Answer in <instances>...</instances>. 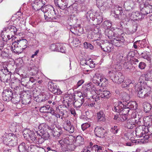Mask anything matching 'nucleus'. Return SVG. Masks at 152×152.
<instances>
[{
	"label": "nucleus",
	"mask_w": 152,
	"mask_h": 152,
	"mask_svg": "<svg viewBox=\"0 0 152 152\" xmlns=\"http://www.w3.org/2000/svg\"><path fill=\"white\" fill-rule=\"evenodd\" d=\"M41 11L44 13L45 18L47 21L57 22L59 20L60 16L58 15L52 6L46 5L42 8Z\"/></svg>",
	"instance_id": "nucleus-1"
},
{
	"label": "nucleus",
	"mask_w": 152,
	"mask_h": 152,
	"mask_svg": "<svg viewBox=\"0 0 152 152\" xmlns=\"http://www.w3.org/2000/svg\"><path fill=\"white\" fill-rule=\"evenodd\" d=\"M58 142L64 151H73L77 147L71 137H66L59 140Z\"/></svg>",
	"instance_id": "nucleus-2"
},
{
	"label": "nucleus",
	"mask_w": 152,
	"mask_h": 152,
	"mask_svg": "<svg viewBox=\"0 0 152 152\" xmlns=\"http://www.w3.org/2000/svg\"><path fill=\"white\" fill-rule=\"evenodd\" d=\"M140 84L137 86L138 96L142 99L150 96L151 93V88L148 86L144 81H140Z\"/></svg>",
	"instance_id": "nucleus-3"
},
{
	"label": "nucleus",
	"mask_w": 152,
	"mask_h": 152,
	"mask_svg": "<svg viewBox=\"0 0 152 152\" xmlns=\"http://www.w3.org/2000/svg\"><path fill=\"white\" fill-rule=\"evenodd\" d=\"M54 2L57 7L62 10L73 8L76 5L74 3L72 4V0H54Z\"/></svg>",
	"instance_id": "nucleus-4"
},
{
	"label": "nucleus",
	"mask_w": 152,
	"mask_h": 152,
	"mask_svg": "<svg viewBox=\"0 0 152 152\" xmlns=\"http://www.w3.org/2000/svg\"><path fill=\"white\" fill-rule=\"evenodd\" d=\"M108 76L114 82L118 84H121L124 80V76L122 73L117 72L114 73L113 72L110 71L108 72Z\"/></svg>",
	"instance_id": "nucleus-5"
},
{
	"label": "nucleus",
	"mask_w": 152,
	"mask_h": 152,
	"mask_svg": "<svg viewBox=\"0 0 152 152\" xmlns=\"http://www.w3.org/2000/svg\"><path fill=\"white\" fill-rule=\"evenodd\" d=\"M46 127L52 131V133L54 138L58 139L62 134L61 127L59 126H56L55 124H52L50 126L46 125Z\"/></svg>",
	"instance_id": "nucleus-6"
},
{
	"label": "nucleus",
	"mask_w": 152,
	"mask_h": 152,
	"mask_svg": "<svg viewBox=\"0 0 152 152\" xmlns=\"http://www.w3.org/2000/svg\"><path fill=\"white\" fill-rule=\"evenodd\" d=\"M11 72L6 66H3L0 70V80L4 82H8L11 79Z\"/></svg>",
	"instance_id": "nucleus-7"
},
{
	"label": "nucleus",
	"mask_w": 152,
	"mask_h": 152,
	"mask_svg": "<svg viewBox=\"0 0 152 152\" xmlns=\"http://www.w3.org/2000/svg\"><path fill=\"white\" fill-rule=\"evenodd\" d=\"M23 136L25 139L31 140V142L34 143L37 137V134L34 132L28 129H25L23 131Z\"/></svg>",
	"instance_id": "nucleus-8"
},
{
	"label": "nucleus",
	"mask_w": 152,
	"mask_h": 152,
	"mask_svg": "<svg viewBox=\"0 0 152 152\" xmlns=\"http://www.w3.org/2000/svg\"><path fill=\"white\" fill-rule=\"evenodd\" d=\"M36 147V145H31L28 147L26 144L23 142L18 146V149L19 152H34V150Z\"/></svg>",
	"instance_id": "nucleus-9"
},
{
	"label": "nucleus",
	"mask_w": 152,
	"mask_h": 152,
	"mask_svg": "<svg viewBox=\"0 0 152 152\" xmlns=\"http://www.w3.org/2000/svg\"><path fill=\"white\" fill-rule=\"evenodd\" d=\"M140 10L143 14L147 15L148 14L152 12V5L149 4L148 2L140 5Z\"/></svg>",
	"instance_id": "nucleus-10"
},
{
	"label": "nucleus",
	"mask_w": 152,
	"mask_h": 152,
	"mask_svg": "<svg viewBox=\"0 0 152 152\" xmlns=\"http://www.w3.org/2000/svg\"><path fill=\"white\" fill-rule=\"evenodd\" d=\"M48 88L49 90L53 93L57 95L61 94L62 92L60 89L57 87L56 84L52 82H49L48 84Z\"/></svg>",
	"instance_id": "nucleus-11"
},
{
	"label": "nucleus",
	"mask_w": 152,
	"mask_h": 152,
	"mask_svg": "<svg viewBox=\"0 0 152 152\" xmlns=\"http://www.w3.org/2000/svg\"><path fill=\"white\" fill-rule=\"evenodd\" d=\"M13 94L11 89H5L4 90L2 93V99L4 101L9 102L11 100Z\"/></svg>",
	"instance_id": "nucleus-12"
},
{
	"label": "nucleus",
	"mask_w": 152,
	"mask_h": 152,
	"mask_svg": "<svg viewBox=\"0 0 152 152\" xmlns=\"http://www.w3.org/2000/svg\"><path fill=\"white\" fill-rule=\"evenodd\" d=\"M31 1L33 2L32 4V6L33 8L35 11H37L41 10L42 8L44 7L43 6L45 4V3H43L42 0H31Z\"/></svg>",
	"instance_id": "nucleus-13"
},
{
	"label": "nucleus",
	"mask_w": 152,
	"mask_h": 152,
	"mask_svg": "<svg viewBox=\"0 0 152 152\" xmlns=\"http://www.w3.org/2000/svg\"><path fill=\"white\" fill-rule=\"evenodd\" d=\"M64 129L70 133H73L75 131V128L73 125L71 124L69 120H66L63 123Z\"/></svg>",
	"instance_id": "nucleus-14"
},
{
	"label": "nucleus",
	"mask_w": 152,
	"mask_h": 152,
	"mask_svg": "<svg viewBox=\"0 0 152 152\" xmlns=\"http://www.w3.org/2000/svg\"><path fill=\"white\" fill-rule=\"evenodd\" d=\"M8 136L10 138L9 139L7 145L11 147L16 145L18 143V139L16 136L13 134H9Z\"/></svg>",
	"instance_id": "nucleus-15"
},
{
	"label": "nucleus",
	"mask_w": 152,
	"mask_h": 152,
	"mask_svg": "<svg viewBox=\"0 0 152 152\" xmlns=\"http://www.w3.org/2000/svg\"><path fill=\"white\" fill-rule=\"evenodd\" d=\"M95 134L97 137L103 138L106 136V131L102 127H97L94 130Z\"/></svg>",
	"instance_id": "nucleus-16"
},
{
	"label": "nucleus",
	"mask_w": 152,
	"mask_h": 152,
	"mask_svg": "<svg viewBox=\"0 0 152 152\" xmlns=\"http://www.w3.org/2000/svg\"><path fill=\"white\" fill-rule=\"evenodd\" d=\"M146 129L145 127L143 126H139L136 128L135 130V134L137 137H141L147 132Z\"/></svg>",
	"instance_id": "nucleus-17"
},
{
	"label": "nucleus",
	"mask_w": 152,
	"mask_h": 152,
	"mask_svg": "<svg viewBox=\"0 0 152 152\" xmlns=\"http://www.w3.org/2000/svg\"><path fill=\"white\" fill-rule=\"evenodd\" d=\"M115 38H114L113 39L111 40V42L113 45L114 46L120 47L122 45L123 43L124 37H115Z\"/></svg>",
	"instance_id": "nucleus-18"
},
{
	"label": "nucleus",
	"mask_w": 152,
	"mask_h": 152,
	"mask_svg": "<svg viewBox=\"0 0 152 152\" xmlns=\"http://www.w3.org/2000/svg\"><path fill=\"white\" fill-rule=\"evenodd\" d=\"M11 50L13 52L18 54L21 53L23 51L22 49L19 45L17 41L12 43L11 46Z\"/></svg>",
	"instance_id": "nucleus-19"
},
{
	"label": "nucleus",
	"mask_w": 152,
	"mask_h": 152,
	"mask_svg": "<svg viewBox=\"0 0 152 152\" xmlns=\"http://www.w3.org/2000/svg\"><path fill=\"white\" fill-rule=\"evenodd\" d=\"M28 68L29 70L32 71V72L34 74H37L38 72V66L37 65H36L35 62L33 61H30Z\"/></svg>",
	"instance_id": "nucleus-20"
},
{
	"label": "nucleus",
	"mask_w": 152,
	"mask_h": 152,
	"mask_svg": "<svg viewBox=\"0 0 152 152\" xmlns=\"http://www.w3.org/2000/svg\"><path fill=\"white\" fill-rule=\"evenodd\" d=\"M126 102H118L117 106H115L113 108V110L118 113L121 112L124 107H126Z\"/></svg>",
	"instance_id": "nucleus-21"
},
{
	"label": "nucleus",
	"mask_w": 152,
	"mask_h": 152,
	"mask_svg": "<svg viewBox=\"0 0 152 152\" xmlns=\"http://www.w3.org/2000/svg\"><path fill=\"white\" fill-rule=\"evenodd\" d=\"M122 86L123 88H132L133 86L135 87L136 85H134V80H131L130 79H126L124 82L122 83Z\"/></svg>",
	"instance_id": "nucleus-22"
},
{
	"label": "nucleus",
	"mask_w": 152,
	"mask_h": 152,
	"mask_svg": "<svg viewBox=\"0 0 152 152\" xmlns=\"http://www.w3.org/2000/svg\"><path fill=\"white\" fill-rule=\"evenodd\" d=\"M96 5L97 7L101 10H104L109 7V6L108 3L104 2L102 0H99L98 2H97Z\"/></svg>",
	"instance_id": "nucleus-23"
},
{
	"label": "nucleus",
	"mask_w": 152,
	"mask_h": 152,
	"mask_svg": "<svg viewBox=\"0 0 152 152\" xmlns=\"http://www.w3.org/2000/svg\"><path fill=\"white\" fill-rule=\"evenodd\" d=\"M73 140L77 147L80 146L84 143V138L80 136H77L76 138H73Z\"/></svg>",
	"instance_id": "nucleus-24"
},
{
	"label": "nucleus",
	"mask_w": 152,
	"mask_h": 152,
	"mask_svg": "<svg viewBox=\"0 0 152 152\" xmlns=\"http://www.w3.org/2000/svg\"><path fill=\"white\" fill-rule=\"evenodd\" d=\"M74 102H73V104L75 107L76 108H80L83 103L85 101V99H76L74 97Z\"/></svg>",
	"instance_id": "nucleus-25"
},
{
	"label": "nucleus",
	"mask_w": 152,
	"mask_h": 152,
	"mask_svg": "<svg viewBox=\"0 0 152 152\" xmlns=\"http://www.w3.org/2000/svg\"><path fill=\"white\" fill-rule=\"evenodd\" d=\"M89 146L88 149H89L91 152H99L104 150V149L103 146L99 145H94L92 147Z\"/></svg>",
	"instance_id": "nucleus-26"
},
{
	"label": "nucleus",
	"mask_w": 152,
	"mask_h": 152,
	"mask_svg": "<svg viewBox=\"0 0 152 152\" xmlns=\"http://www.w3.org/2000/svg\"><path fill=\"white\" fill-rule=\"evenodd\" d=\"M105 34L109 39H111L113 37H117L118 36L117 34L115 33L112 30L107 29L105 31Z\"/></svg>",
	"instance_id": "nucleus-27"
},
{
	"label": "nucleus",
	"mask_w": 152,
	"mask_h": 152,
	"mask_svg": "<svg viewBox=\"0 0 152 152\" xmlns=\"http://www.w3.org/2000/svg\"><path fill=\"white\" fill-rule=\"evenodd\" d=\"M20 95L16 93H14L11 100L12 102L14 104H16L18 103L20 100Z\"/></svg>",
	"instance_id": "nucleus-28"
},
{
	"label": "nucleus",
	"mask_w": 152,
	"mask_h": 152,
	"mask_svg": "<svg viewBox=\"0 0 152 152\" xmlns=\"http://www.w3.org/2000/svg\"><path fill=\"white\" fill-rule=\"evenodd\" d=\"M17 41L23 50L27 48L28 41L26 39H20L17 40Z\"/></svg>",
	"instance_id": "nucleus-29"
},
{
	"label": "nucleus",
	"mask_w": 152,
	"mask_h": 152,
	"mask_svg": "<svg viewBox=\"0 0 152 152\" xmlns=\"http://www.w3.org/2000/svg\"><path fill=\"white\" fill-rule=\"evenodd\" d=\"M152 119V115L144 117L143 119V121L144 123V125L143 126L145 127V126H150L151 125Z\"/></svg>",
	"instance_id": "nucleus-30"
},
{
	"label": "nucleus",
	"mask_w": 152,
	"mask_h": 152,
	"mask_svg": "<svg viewBox=\"0 0 152 152\" xmlns=\"http://www.w3.org/2000/svg\"><path fill=\"white\" fill-rule=\"evenodd\" d=\"M126 126L129 129H132L135 126L134 119L131 118L127 120Z\"/></svg>",
	"instance_id": "nucleus-31"
},
{
	"label": "nucleus",
	"mask_w": 152,
	"mask_h": 152,
	"mask_svg": "<svg viewBox=\"0 0 152 152\" xmlns=\"http://www.w3.org/2000/svg\"><path fill=\"white\" fill-rule=\"evenodd\" d=\"M6 31L8 32H10L12 35L11 37L14 36V34H16L17 30L16 27L14 26H9L6 29Z\"/></svg>",
	"instance_id": "nucleus-32"
},
{
	"label": "nucleus",
	"mask_w": 152,
	"mask_h": 152,
	"mask_svg": "<svg viewBox=\"0 0 152 152\" xmlns=\"http://www.w3.org/2000/svg\"><path fill=\"white\" fill-rule=\"evenodd\" d=\"M46 125L47 124H42L40 125L39 124H38L37 125L34 124V129L35 131L36 134L39 133L38 132H42V126H45L46 127ZM42 130H43V129H42Z\"/></svg>",
	"instance_id": "nucleus-33"
},
{
	"label": "nucleus",
	"mask_w": 152,
	"mask_h": 152,
	"mask_svg": "<svg viewBox=\"0 0 152 152\" xmlns=\"http://www.w3.org/2000/svg\"><path fill=\"white\" fill-rule=\"evenodd\" d=\"M137 104L135 101H130L126 104V107L130 110H135L137 107Z\"/></svg>",
	"instance_id": "nucleus-34"
},
{
	"label": "nucleus",
	"mask_w": 152,
	"mask_h": 152,
	"mask_svg": "<svg viewBox=\"0 0 152 152\" xmlns=\"http://www.w3.org/2000/svg\"><path fill=\"white\" fill-rule=\"evenodd\" d=\"M98 121H105V115L104 112L100 111L97 113Z\"/></svg>",
	"instance_id": "nucleus-35"
},
{
	"label": "nucleus",
	"mask_w": 152,
	"mask_h": 152,
	"mask_svg": "<svg viewBox=\"0 0 152 152\" xmlns=\"http://www.w3.org/2000/svg\"><path fill=\"white\" fill-rule=\"evenodd\" d=\"M98 85L105 86L107 84H108V81L107 79L105 78H104L103 77H101L99 79V81H98L96 83Z\"/></svg>",
	"instance_id": "nucleus-36"
},
{
	"label": "nucleus",
	"mask_w": 152,
	"mask_h": 152,
	"mask_svg": "<svg viewBox=\"0 0 152 152\" xmlns=\"http://www.w3.org/2000/svg\"><path fill=\"white\" fill-rule=\"evenodd\" d=\"M45 140L42 137L40 134H37V137L35 143L38 144H41L45 141Z\"/></svg>",
	"instance_id": "nucleus-37"
},
{
	"label": "nucleus",
	"mask_w": 152,
	"mask_h": 152,
	"mask_svg": "<svg viewBox=\"0 0 152 152\" xmlns=\"http://www.w3.org/2000/svg\"><path fill=\"white\" fill-rule=\"evenodd\" d=\"M143 106L144 111L146 113H148L149 112L151 108V104L147 102H145L143 103Z\"/></svg>",
	"instance_id": "nucleus-38"
},
{
	"label": "nucleus",
	"mask_w": 152,
	"mask_h": 152,
	"mask_svg": "<svg viewBox=\"0 0 152 152\" xmlns=\"http://www.w3.org/2000/svg\"><path fill=\"white\" fill-rule=\"evenodd\" d=\"M143 12H136L133 14L134 17L135 18H137V20L140 19L144 18L145 15H144Z\"/></svg>",
	"instance_id": "nucleus-39"
},
{
	"label": "nucleus",
	"mask_w": 152,
	"mask_h": 152,
	"mask_svg": "<svg viewBox=\"0 0 152 152\" xmlns=\"http://www.w3.org/2000/svg\"><path fill=\"white\" fill-rule=\"evenodd\" d=\"M50 107V105H46L41 107L39 109V111L41 113H48Z\"/></svg>",
	"instance_id": "nucleus-40"
},
{
	"label": "nucleus",
	"mask_w": 152,
	"mask_h": 152,
	"mask_svg": "<svg viewBox=\"0 0 152 152\" xmlns=\"http://www.w3.org/2000/svg\"><path fill=\"white\" fill-rule=\"evenodd\" d=\"M1 57L2 58L4 59H7L9 57V55L8 53V51L7 50H4L2 51L1 53Z\"/></svg>",
	"instance_id": "nucleus-41"
},
{
	"label": "nucleus",
	"mask_w": 152,
	"mask_h": 152,
	"mask_svg": "<svg viewBox=\"0 0 152 152\" xmlns=\"http://www.w3.org/2000/svg\"><path fill=\"white\" fill-rule=\"evenodd\" d=\"M103 25L104 28L109 29L111 26L112 23L110 21L107 20L103 22Z\"/></svg>",
	"instance_id": "nucleus-42"
},
{
	"label": "nucleus",
	"mask_w": 152,
	"mask_h": 152,
	"mask_svg": "<svg viewBox=\"0 0 152 152\" xmlns=\"http://www.w3.org/2000/svg\"><path fill=\"white\" fill-rule=\"evenodd\" d=\"M143 78H144L145 80L146 81L150 80L151 79V73L150 72H148L145 74L144 76H141L140 80V79H143Z\"/></svg>",
	"instance_id": "nucleus-43"
},
{
	"label": "nucleus",
	"mask_w": 152,
	"mask_h": 152,
	"mask_svg": "<svg viewBox=\"0 0 152 152\" xmlns=\"http://www.w3.org/2000/svg\"><path fill=\"white\" fill-rule=\"evenodd\" d=\"M138 46L142 48L145 47L146 45V40L145 39H144L142 40L138 41Z\"/></svg>",
	"instance_id": "nucleus-44"
},
{
	"label": "nucleus",
	"mask_w": 152,
	"mask_h": 152,
	"mask_svg": "<svg viewBox=\"0 0 152 152\" xmlns=\"http://www.w3.org/2000/svg\"><path fill=\"white\" fill-rule=\"evenodd\" d=\"M114 11L115 14H117L119 15H121L123 13V10L121 9V8H119L118 7H115Z\"/></svg>",
	"instance_id": "nucleus-45"
},
{
	"label": "nucleus",
	"mask_w": 152,
	"mask_h": 152,
	"mask_svg": "<svg viewBox=\"0 0 152 152\" xmlns=\"http://www.w3.org/2000/svg\"><path fill=\"white\" fill-rule=\"evenodd\" d=\"M105 46L107 47V51L106 52L109 53L112 50L113 48V45L112 43H106Z\"/></svg>",
	"instance_id": "nucleus-46"
},
{
	"label": "nucleus",
	"mask_w": 152,
	"mask_h": 152,
	"mask_svg": "<svg viewBox=\"0 0 152 152\" xmlns=\"http://www.w3.org/2000/svg\"><path fill=\"white\" fill-rule=\"evenodd\" d=\"M120 128L117 126H114L111 128L110 129L111 132L114 134H116L119 130Z\"/></svg>",
	"instance_id": "nucleus-47"
},
{
	"label": "nucleus",
	"mask_w": 152,
	"mask_h": 152,
	"mask_svg": "<svg viewBox=\"0 0 152 152\" xmlns=\"http://www.w3.org/2000/svg\"><path fill=\"white\" fill-rule=\"evenodd\" d=\"M102 94L103 96L107 99L109 98L111 95L110 91L107 90L103 91Z\"/></svg>",
	"instance_id": "nucleus-48"
},
{
	"label": "nucleus",
	"mask_w": 152,
	"mask_h": 152,
	"mask_svg": "<svg viewBox=\"0 0 152 152\" xmlns=\"http://www.w3.org/2000/svg\"><path fill=\"white\" fill-rule=\"evenodd\" d=\"M21 102L22 104L25 105L29 104L31 103V99L28 98H24L22 99Z\"/></svg>",
	"instance_id": "nucleus-49"
},
{
	"label": "nucleus",
	"mask_w": 152,
	"mask_h": 152,
	"mask_svg": "<svg viewBox=\"0 0 152 152\" xmlns=\"http://www.w3.org/2000/svg\"><path fill=\"white\" fill-rule=\"evenodd\" d=\"M59 45H56L55 44H52L50 46V49L52 51H57L59 50L58 49Z\"/></svg>",
	"instance_id": "nucleus-50"
},
{
	"label": "nucleus",
	"mask_w": 152,
	"mask_h": 152,
	"mask_svg": "<svg viewBox=\"0 0 152 152\" xmlns=\"http://www.w3.org/2000/svg\"><path fill=\"white\" fill-rule=\"evenodd\" d=\"M130 109L127 107H124L121 112V115H127L129 112Z\"/></svg>",
	"instance_id": "nucleus-51"
},
{
	"label": "nucleus",
	"mask_w": 152,
	"mask_h": 152,
	"mask_svg": "<svg viewBox=\"0 0 152 152\" xmlns=\"http://www.w3.org/2000/svg\"><path fill=\"white\" fill-rule=\"evenodd\" d=\"M84 47L86 48H89L91 50H92L94 48L93 46L89 43L85 42L84 43Z\"/></svg>",
	"instance_id": "nucleus-52"
},
{
	"label": "nucleus",
	"mask_w": 152,
	"mask_h": 152,
	"mask_svg": "<svg viewBox=\"0 0 152 152\" xmlns=\"http://www.w3.org/2000/svg\"><path fill=\"white\" fill-rule=\"evenodd\" d=\"M40 133H41L40 134L45 140H47L50 137V135L48 132H46L43 133H42V132Z\"/></svg>",
	"instance_id": "nucleus-53"
},
{
	"label": "nucleus",
	"mask_w": 152,
	"mask_h": 152,
	"mask_svg": "<svg viewBox=\"0 0 152 152\" xmlns=\"http://www.w3.org/2000/svg\"><path fill=\"white\" fill-rule=\"evenodd\" d=\"M93 13H91V11L88 12L86 15V17L88 20L92 18L93 17Z\"/></svg>",
	"instance_id": "nucleus-54"
},
{
	"label": "nucleus",
	"mask_w": 152,
	"mask_h": 152,
	"mask_svg": "<svg viewBox=\"0 0 152 152\" xmlns=\"http://www.w3.org/2000/svg\"><path fill=\"white\" fill-rule=\"evenodd\" d=\"M90 126L89 124L87 123L83 124L81 125V128L82 130L83 131L85 130L86 129L89 127Z\"/></svg>",
	"instance_id": "nucleus-55"
},
{
	"label": "nucleus",
	"mask_w": 152,
	"mask_h": 152,
	"mask_svg": "<svg viewBox=\"0 0 152 152\" xmlns=\"http://www.w3.org/2000/svg\"><path fill=\"white\" fill-rule=\"evenodd\" d=\"M44 118L47 121L51 123L52 122L53 120L52 116L49 115H47L45 116Z\"/></svg>",
	"instance_id": "nucleus-56"
},
{
	"label": "nucleus",
	"mask_w": 152,
	"mask_h": 152,
	"mask_svg": "<svg viewBox=\"0 0 152 152\" xmlns=\"http://www.w3.org/2000/svg\"><path fill=\"white\" fill-rule=\"evenodd\" d=\"M58 49L59 50H58L57 51L60 52L62 53H65V48L64 47L60 46L59 45L58 47Z\"/></svg>",
	"instance_id": "nucleus-57"
},
{
	"label": "nucleus",
	"mask_w": 152,
	"mask_h": 152,
	"mask_svg": "<svg viewBox=\"0 0 152 152\" xmlns=\"http://www.w3.org/2000/svg\"><path fill=\"white\" fill-rule=\"evenodd\" d=\"M143 121V119L140 118H138V119H134L135 123H137L138 125L141 126V121Z\"/></svg>",
	"instance_id": "nucleus-58"
},
{
	"label": "nucleus",
	"mask_w": 152,
	"mask_h": 152,
	"mask_svg": "<svg viewBox=\"0 0 152 152\" xmlns=\"http://www.w3.org/2000/svg\"><path fill=\"white\" fill-rule=\"evenodd\" d=\"M146 66V64L144 62H141L139 65V67L141 69H144Z\"/></svg>",
	"instance_id": "nucleus-59"
},
{
	"label": "nucleus",
	"mask_w": 152,
	"mask_h": 152,
	"mask_svg": "<svg viewBox=\"0 0 152 152\" xmlns=\"http://www.w3.org/2000/svg\"><path fill=\"white\" fill-rule=\"evenodd\" d=\"M42 99L41 100L42 102H43L48 100V95L42 94Z\"/></svg>",
	"instance_id": "nucleus-60"
},
{
	"label": "nucleus",
	"mask_w": 152,
	"mask_h": 152,
	"mask_svg": "<svg viewBox=\"0 0 152 152\" xmlns=\"http://www.w3.org/2000/svg\"><path fill=\"white\" fill-rule=\"evenodd\" d=\"M29 81L28 82H27V84H25V86H27L28 84H29L30 82L32 83H34L35 81V80L33 77H30L29 79Z\"/></svg>",
	"instance_id": "nucleus-61"
},
{
	"label": "nucleus",
	"mask_w": 152,
	"mask_h": 152,
	"mask_svg": "<svg viewBox=\"0 0 152 152\" xmlns=\"http://www.w3.org/2000/svg\"><path fill=\"white\" fill-rule=\"evenodd\" d=\"M3 142L4 143L7 145L8 143V142L9 140V139H7V137H3Z\"/></svg>",
	"instance_id": "nucleus-62"
},
{
	"label": "nucleus",
	"mask_w": 152,
	"mask_h": 152,
	"mask_svg": "<svg viewBox=\"0 0 152 152\" xmlns=\"http://www.w3.org/2000/svg\"><path fill=\"white\" fill-rule=\"evenodd\" d=\"M106 45V43L102 44L100 47L101 49L104 52H106L107 51V49L106 48H107V47L105 46Z\"/></svg>",
	"instance_id": "nucleus-63"
},
{
	"label": "nucleus",
	"mask_w": 152,
	"mask_h": 152,
	"mask_svg": "<svg viewBox=\"0 0 152 152\" xmlns=\"http://www.w3.org/2000/svg\"><path fill=\"white\" fill-rule=\"evenodd\" d=\"M95 104V103H91L90 104H87L86 103H84V106H87V107H94V105Z\"/></svg>",
	"instance_id": "nucleus-64"
}]
</instances>
